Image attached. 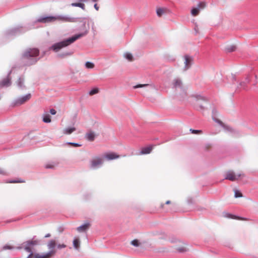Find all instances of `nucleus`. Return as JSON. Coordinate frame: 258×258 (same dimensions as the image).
Wrapping results in <instances>:
<instances>
[{
  "label": "nucleus",
  "mask_w": 258,
  "mask_h": 258,
  "mask_svg": "<svg viewBox=\"0 0 258 258\" xmlns=\"http://www.w3.org/2000/svg\"><path fill=\"white\" fill-rule=\"evenodd\" d=\"M95 137L96 135L95 133L92 131H89L85 135L86 139L91 142H92L95 140Z\"/></svg>",
  "instance_id": "12"
},
{
  "label": "nucleus",
  "mask_w": 258,
  "mask_h": 258,
  "mask_svg": "<svg viewBox=\"0 0 258 258\" xmlns=\"http://www.w3.org/2000/svg\"><path fill=\"white\" fill-rule=\"evenodd\" d=\"M244 176L243 173L236 174L233 171L229 170L226 173L225 178L232 181L238 180L240 178Z\"/></svg>",
  "instance_id": "3"
},
{
  "label": "nucleus",
  "mask_w": 258,
  "mask_h": 258,
  "mask_svg": "<svg viewBox=\"0 0 258 258\" xmlns=\"http://www.w3.org/2000/svg\"><path fill=\"white\" fill-rule=\"evenodd\" d=\"M103 163V159L99 156H95L90 161V168L96 169L101 166Z\"/></svg>",
  "instance_id": "5"
},
{
  "label": "nucleus",
  "mask_w": 258,
  "mask_h": 258,
  "mask_svg": "<svg viewBox=\"0 0 258 258\" xmlns=\"http://www.w3.org/2000/svg\"><path fill=\"white\" fill-rule=\"evenodd\" d=\"M43 121L46 123H49L51 122L50 116L49 114H46L43 116Z\"/></svg>",
  "instance_id": "19"
},
{
  "label": "nucleus",
  "mask_w": 258,
  "mask_h": 258,
  "mask_svg": "<svg viewBox=\"0 0 258 258\" xmlns=\"http://www.w3.org/2000/svg\"><path fill=\"white\" fill-rule=\"evenodd\" d=\"M94 8L97 11H98L99 7L97 6V4H96L94 5Z\"/></svg>",
  "instance_id": "42"
},
{
  "label": "nucleus",
  "mask_w": 258,
  "mask_h": 258,
  "mask_svg": "<svg viewBox=\"0 0 258 258\" xmlns=\"http://www.w3.org/2000/svg\"><path fill=\"white\" fill-rule=\"evenodd\" d=\"M85 66L88 69H92L94 67V64L92 62L87 61L85 64Z\"/></svg>",
  "instance_id": "28"
},
{
  "label": "nucleus",
  "mask_w": 258,
  "mask_h": 258,
  "mask_svg": "<svg viewBox=\"0 0 258 258\" xmlns=\"http://www.w3.org/2000/svg\"><path fill=\"white\" fill-rule=\"evenodd\" d=\"M31 95L30 94H28L26 95L19 98L16 101V105H21L28 101L31 98Z\"/></svg>",
  "instance_id": "10"
},
{
  "label": "nucleus",
  "mask_w": 258,
  "mask_h": 258,
  "mask_svg": "<svg viewBox=\"0 0 258 258\" xmlns=\"http://www.w3.org/2000/svg\"><path fill=\"white\" fill-rule=\"evenodd\" d=\"M192 61V58L191 57L187 56V55L185 56L184 63H185V70L188 69L190 67Z\"/></svg>",
  "instance_id": "14"
},
{
  "label": "nucleus",
  "mask_w": 258,
  "mask_h": 258,
  "mask_svg": "<svg viewBox=\"0 0 258 258\" xmlns=\"http://www.w3.org/2000/svg\"><path fill=\"white\" fill-rule=\"evenodd\" d=\"M71 6H73V7H80L81 8V9H82L83 10H85V6L84 4L83 3H72L71 4Z\"/></svg>",
  "instance_id": "18"
},
{
  "label": "nucleus",
  "mask_w": 258,
  "mask_h": 258,
  "mask_svg": "<svg viewBox=\"0 0 258 258\" xmlns=\"http://www.w3.org/2000/svg\"><path fill=\"white\" fill-rule=\"evenodd\" d=\"M199 11L200 10L198 8H195L191 10V13L192 16H196L199 14Z\"/></svg>",
  "instance_id": "22"
},
{
  "label": "nucleus",
  "mask_w": 258,
  "mask_h": 258,
  "mask_svg": "<svg viewBox=\"0 0 258 258\" xmlns=\"http://www.w3.org/2000/svg\"><path fill=\"white\" fill-rule=\"evenodd\" d=\"M39 54V50L37 48H30L26 50L23 53V57L29 59L30 57H35Z\"/></svg>",
  "instance_id": "6"
},
{
  "label": "nucleus",
  "mask_w": 258,
  "mask_h": 258,
  "mask_svg": "<svg viewBox=\"0 0 258 258\" xmlns=\"http://www.w3.org/2000/svg\"><path fill=\"white\" fill-rule=\"evenodd\" d=\"M24 181H16V180H13V181H10V183H17V182H23Z\"/></svg>",
  "instance_id": "40"
},
{
  "label": "nucleus",
  "mask_w": 258,
  "mask_h": 258,
  "mask_svg": "<svg viewBox=\"0 0 258 258\" xmlns=\"http://www.w3.org/2000/svg\"><path fill=\"white\" fill-rule=\"evenodd\" d=\"M125 57L130 61H132L133 60V56L132 54L130 53H126L125 54Z\"/></svg>",
  "instance_id": "27"
},
{
  "label": "nucleus",
  "mask_w": 258,
  "mask_h": 258,
  "mask_svg": "<svg viewBox=\"0 0 258 258\" xmlns=\"http://www.w3.org/2000/svg\"><path fill=\"white\" fill-rule=\"evenodd\" d=\"M171 203V201L168 200V201H167L165 203L167 205H168V204H170Z\"/></svg>",
  "instance_id": "46"
},
{
  "label": "nucleus",
  "mask_w": 258,
  "mask_h": 258,
  "mask_svg": "<svg viewBox=\"0 0 258 258\" xmlns=\"http://www.w3.org/2000/svg\"><path fill=\"white\" fill-rule=\"evenodd\" d=\"M98 92H99L98 89L95 88L90 91V92H89V94H90V95H93L95 94L98 93Z\"/></svg>",
  "instance_id": "30"
},
{
  "label": "nucleus",
  "mask_w": 258,
  "mask_h": 258,
  "mask_svg": "<svg viewBox=\"0 0 258 258\" xmlns=\"http://www.w3.org/2000/svg\"><path fill=\"white\" fill-rule=\"evenodd\" d=\"M164 204H161L160 205V208H161V209H164Z\"/></svg>",
  "instance_id": "45"
},
{
  "label": "nucleus",
  "mask_w": 258,
  "mask_h": 258,
  "mask_svg": "<svg viewBox=\"0 0 258 258\" xmlns=\"http://www.w3.org/2000/svg\"><path fill=\"white\" fill-rule=\"evenodd\" d=\"M14 247L13 246L9 245H6L3 247L2 250H5L7 249H13Z\"/></svg>",
  "instance_id": "32"
},
{
  "label": "nucleus",
  "mask_w": 258,
  "mask_h": 258,
  "mask_svg": "<svg viewBox=\"0 0 258 258\" xmlns=\"http://www.w3.org/2000/svg\"><path fill=\"white\" fill-rule=\"evenodd\" d=\"M148 84H139L134 87V88H141L143 87L148 86Z\"/></svg>",
  "instance_id": "37"
},
{
  "label": "nucleus",
  "mask_w": 258,
  "mask_h": 258,
  "mask_svg": "<svg viewBox=\"0 0 258 258\" xmlns=\"http://www.w3.org/2000/svg\"><path fill=\"white\" fill-rule=\"evenodd\" d=\"M177 243L175 245V249L180 252H185L187 250L186 247L185 246L184 243L182 241L177 240L175 241Z\"/></svg>",
  "instance_id": "9"
},
{
  "label": "nucleus",
  "mask_w": 258,
  "mask_h": 258,
  "mask_svg": "<svg viewBox=\"0 0 258 258\" xmlns=\"http://www.w3.org/2000/svg\"><path fill=\"white\" fill-rule=\"evenodd\" d=\"M226 49L229 52H232L235 50V47L234 46H231L227 48Z\"/></svg>",
  "instance_id": "36"
},
{
  "label": "nucleus",
  "mask_w": 258,
  "mask_h": 258,
  "mask_svg": "<svg viewBox=\"0 0 258 258\" xmlns=\"http://www.w3.org/2000/svg\"><path fill=\"white\" fill-rule=\"evenodd\" d=\"M30 253L27 258H50L51 255L53 254L52 252L42 254L38 253H33L32 251Z\"/></svg>",
  "instance_id": "8"
},
{
  "label": "nucleus",
  "mask_w": 258,
  "mask_h": 258,
  "mask_svg": "<svg viewBox=\"0 0 258 258\" xmlns=\"http://www.w3.org/2000/svg\"><path fill=\"white\" fill-rule=\"evenodd\" d=\"M56 21H60L64 22H76V19L74 18L62 16H47L38 18L36 21V22L42 23H50L54 22Z\"/></svg>",
  "instance_id": "1"
},
{
  "label": "nucleus",
  "mask_w": 258,
  "mask_h": 258,
  "mask_svg": "<svg viewBox=\"0 0 258 258\" xmlns=\"http://www.w3.org/2000/svg\"><path fill=\"white\" fill-rule=\"evenodd\" d=\"M93 2H97L98 0H92Z\"/></svg>",
  "instance_id": "48"
},
{
  "label": "nucleus",
  "mask_w": 258,
  "mask_h": 258,
  "mask_svg": "<svg viewBox=\"0 0 258 258\" xmlns=\"http://www.w3.org/2000/svg\"><path fill=\"white\" fill-rule=\"evenodd\" d=\"M50 113L51 114H52V115H54V114H56V111H55V109H51L50 110Z\"/></svg>",
  "instance_id": "39"
},
{
  "label": "nucleus",
  "mask_w": 258,
  "mask_h": 258,
  "mask_svg": "<svg viewBox=\"0 0 258 258\" xmlns=\"http://www.w3.org/2000/svg\"><path fill=\"white\" fill-rule=\"evenodd\" d=\"M56 246V242L54 239H51L50 240L47 244V247L48 249L49 250V251L48 253L53 252V254L51 255L50 256V258L54 256L56 252V250L55 249V247Z\"/></svg>",
  "instance_id": "7"
},
{
  "label": "nucleus",
  "mask_w": 258,
  "mask_h": 258,
  "mask_svg": "<svg viewBox=\"0 0 258 258\" xmlns=\"http://www.w3.org/2000/svg\"><path fill=\"white\" fill-rule=\"evenodd\" d=\"M182 83L180 80L175 79L173 81V85L175 87H180Z\"/></svg>",
  "instance_id": "21"
},
{
  "label": "nucleus",
  "mask_w": 258,
  "mask_h": 258,
  "mask_svg": "<svg viewBox=\"0 0 258 258\" xmlns=\"http://www.w3.org/2000/svg\"><path fill=\"white\" fill-rule=\"evenodd\" d=\"M190 131L191 132V133L192 134H202L203 132L202 130H192V129H190Z\"/></svg>",
  "instance_id": "31"
},
{
  "label": "nucleus",
  "mask_w": 258,
  "mask_h": 258,
  "mask_svg": "<svg viewBox=\"0 0 258 258\" xmlns=\"http://www.w3.org/2000/svg\"><path fill=\"white\" fill-rule=\"evenodd\" d=\"M83 36V34H79L72 36L71 38L67 39L62 41L54 44L51 47V48L54 51L57 52L60 49L63 47H66L77 39H79Z\"/></svg>",
  "instance_id": "2"
},
{
  "label": "nucleus",
  "mask_w": 258,
  "mask_h": 258,
  "mask_svg": "<svg viewBox=\"0 0 258 258\" xmlns=\"http://www.w3.org/2000/svg\"><path fill=\"white\" fill-rule=\"evenodd\" d=\"M211 147H212L211 145L209 144H207L205 146V150L206 151H208L211 148Z\"/></svg>",
  "instance_id": "38"
},
{
  "label": "nucleus",
  "mask_w": 258,
  "mask_h": 258,
  "mask_svg": "<svg viewBox=\"0 0 258 258\" xmlns=\"http://www.w3.org/2000/svg\"><path fill=\"white\" fill-rule=\"evenodd\" d=\"M104 157L108 160H111L118 158L119 157V155L115 154V153L110 152L104 154Z\"/></svg>",
  "instance_id": "11"
},
{
  "label": "nucleus",
  "mask_w": 258,
  "mask_h": 258,
  "mask_svg": "<svg viewBox=\"0 0 258 258\" xmlns=\"http://www.w3.org/2000/svg\"><path fill=\"white\" fill-rule=\"evenodd\" d=\"M73 244L75 248L78 249L80 246L79 240L77 238L75 239L73 241Z\"/></svg>",
  "instance_id": "23"
},
{
  "label": "nucleus",
  "mask_w": 258,
  "mask_h": 258,
  "mask_svg": "<svg viewBox=\"0 0 258 258\" xmlns=\"http://www.w3.org/2000/svg\"><path fill=\"white\" fill-rule=\"evenodd\" d=\"M51 236V234L49 233H48L45 235V238L49 237Z\"/></svg>",
  "instance_id": "44"
},
{
  "label": "nucleus",
  "mask_w": 258,
  "mask_h": 258,
  "mask_svg": "<svg viewBox=\"0 0 258 258\" xmlns=\"http://www.w3.org/2000/svg\"><path fill=\"white\" fill-rule=\"evenodd\" d=\"M153 150V147L150 146L142 148L140 153V155L148 154L150 153Z\"/></svg>",
  "instance_id": "13"
},
{
  "label": "nucleus",
  "mask_w": 258,
  "mask_h": 258,
  "mask_svg": "<svg viewBox=\"0 0 258 258\" xmlns=\"http://www.w3.org/2000/svg\"><path fill=\"white\" fill-rule=\"evenodd\" d=\"M206 6V4L205 2H201L198 4L197 8L200 11V10L204 9Z\"/></svg>",
  "instance_id": "25"
},
{
  "label": "nucleus",
  "mask_w": 258,
  "mask_h": 258,
  "mask_svg": "<svg viewBox=\"0 0 258 258\" xmlns=\"http://www.w3.org/2000/svg\"><path fill=\"white\" fill-rule=\"evenodd\" d=\"M17 84L19 87L22 88L24 86V80L22 78H19L17 81Z\"/></svg>",
  "instance_id": "26"
},
{
  "label": "nucleus",
  "mask_w": 258,
  "mask_h": 258,
  "mask_svg": "<svg viewBox=\"0 0 258 258\" xmlns=\"http://www.w3.org/2000/svg\"><path fill=\"white\" fill-rule=\"evenodd\" d=\"M56 247L58 249H62L66 248L67 247V245L63 243L58 244H56Z\"/></svg>",
  "instance_id": "35"
},
{
  "label": "nucleus",
  "mask_w": 258,
  "mask_h": 258,
  "mask_svg": "<svg viewBox=\"0 0 258 258\" xmlns=\"http://www.w3.org/2000/svg\"><path fill=\"white\" fill-rule=\"evenodd\" d=\"M76 130L75 127L67 128L63 130V133L66 135H69L75 131Z\"/></svg>",
  "instance_id": "17"
},
{
  "label": "nucleus",
  "mask_w": 258,
  "mask_h": 258,
  "mask_svg": "<svg viewBox=\"0 0 258 258\" xmlns=\"http://www.w3.org/2000/svg\"><path fill=\"white\" fill-rule=\"evenodd\" d=\"M234 192L235 198H241L242 197V194L239 190L235 189L234 190Z\"/></svg>",
  "instance_id": "20"
},
{
  "label": "nucleus",
  "mask_w": 258,
  "mask_h": 258,
  "mask_svg": "<svg viewBox=\"0 0 258 258\" xmlns=\"http://www.w3.org/2000/svg\"><path fill=\"white\" fill-rule=\"evenodd\" d=\"M227 217H229V218H232V219H238V220H243V219L242 218H240L239 217H236L235 216H234V215H232L231 214H228Z\"/></svg>",
  "instance_id": "33"
},
{
  "label": "nucleus",
  "mask_w": 258,
  "mask_h": 258,
  "mask_svg": "<svg viewBox=\"0 0 258 258\" xmlns=\"http://www.w3.org/2000/svg\"><path fill=\"white\" fill-rule=\"evenodd\" d=\"M18 249H21V248H22V247H18Z\"/></svg>",
  "instance_id": "49"
},
{
  "label": "nucleus",
  "mask_w": 258,
  "mask_h": 258,
  "mask_svg": "<svg viewBox=\"0 0 258 258\" xmlns=\"http://www.w3.org/2000/svg\"><path fill=\"white\" fill-rule=\"evenodd\" d=\"M38 243L39 241L38 240L34 239V238H33L31 240H29L24 242L22 244L26 251H27L28 252H31L32 251V247L38 245Z\"/></svg>",
  "instance_id": "4"
},
{
  "label": "nucleus",
  "mask_w": 258,
  "mask_h": 258,
  "mask_svg": "<svg viewBox=\"0 0 258 258\" xmlns=\"http://www.w3.org/2000/svg\"><path fill=\"white\" fill-rule=\"evenodd\" d=\"M165 11L164 9L162 8H159L157 10V14L158 16L161 17L163 14L165 13Z\"/></svg>",
  "instance_id": "24"
},
{
  "label": "nucleus",
  "mask_w": 258,
  "mask_h": 258,
  "mask_svg": "<svg viewBox=\"0 0 258 258\" xmlns=\"http://www.w3.org/2000/svg\"><path fill=\"white\" fill-rule=\"evenodd\" d=\"M133 245L135 246H138L139 245V242L137 239H135L131 242Z\"/></svg>",
  "instance_id": "34"
},
{
  "label": "nucleus",
  "mask_w": 258,
  "mask_h": 258,
  "mask_svg": "<svg viewBox=\"0 0 258 258\" xmlns=\"http://www.w3.org/2000/svg\"><path fill=\"white\" fill-rule=\"evenodd\" d=\"M90 226V224L89 223H86L83 225H81L79 227H78L77 229V231L78 232H83L85 231L86 230H87L89 227Z\"/></svg>",
  "instance_id": "16"
},
{
  "label": "nucleus",
  "mask_w": 258,
  "mask_h": 258,
  "mask_svg": "<svg viewBox=\"0 0 258 258\" xmlns=\"http://www.w3.org/2000/svg\"><path fill=\"white\" fill-rule=\"evenodd\" d=\"M80 1H82V2H86L87 1V0H80Z\"/></svg>",
  "instance_id": "47"
},
{
  "label": "nucleus",
  "mask_w": 258,
  "mask_h": 258,
  "mask_svg": "<svg viewBox=\"0 0 258 258\" xmlns=\"http://www.w3.org/2000/svg\"><path fill=\"white\" fill-rule=\"evenodd\" d=\"M70 144L73 145L75 147H78V146H80L79 145H78V144H76V143H70Z\"/></svg>",
  "instance_id": "43"
},
{
  "label": "nucleus",
  "mask_w": 258,
  "mask_h": 258,
  "mask_svg": "<svg viewBox=\"0 0 258 258\" xmlns=\"http://www.w3.org/2000/svg\"><path fill=\"white\" fill-rule=\"evenodd\" d=\"M0 174H5V171L2 168H0Z\"/></svg>",
  "instance_id": "41"
},
{
  "label": "nucleus",
  "mask_w": 258,
  "mask_h": 258,
  "mask_svg": "<svg viewBox=\"0 0 258 258\" xmlns=\"http://www.w3.org/2000/svg\"><path fill=\"white\" fill-rule=\"evenodd\" d=\"M56 165H57V163H48L45 167L46 168H53Z\"/></svg>",
  "instance_id": "29"
},
{
  "label": "nucleus",
  "mask_w": 258,
  "mask_h": 258,
  "mask_svg": "<svg viewBox=\"0 0 258 258\" xmlns=\"http://www.w3.org/2000/svg\"><path fill=\"white\" fill-rule=\"evenodd\" d=\"M11 84V80L9 77H7V78L4 79L0 82V86L1 87H3L5 86H9Z\"/></svg>",
  "instance_id": "15"
}]
</instances>
